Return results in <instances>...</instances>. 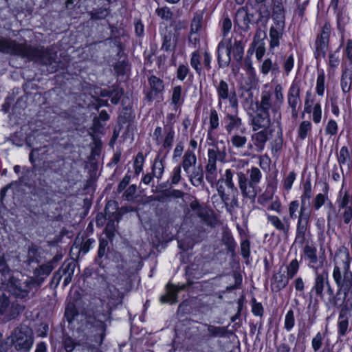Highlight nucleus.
I'll list each match as a JSON object with an SVG mask.
<instances>
[{
	"label": "nucleus",
	"instance_id": "obj_1",
	"mask_svg": "<svg viewBox=\"0 0 352 352\" xmlns=\"http://www.w3.org/2000/svg\"><path fill=\"white\" fill-rule=\"evenodd\" d=\"M0 52L26 58L30 61L48 66V71L50 73H54L58 69V63L55 61L56 52L44 47H35L0 36Z\"/></svg>",
	"mask_w": 352,
	"mask_h": 352
},
{
	"label": "nucleus",
	"instance_id": "obj_2",
	"mask_svg": "<svg viewBox=\"0 0 352 352\" xmlns=\"http://www.w3.org/2000/svg\"><path fill=\"white\" fill-rule=\"evenodd\" d=\"M212 148L208 149V160L206 165V180L213 185L216 183L219 196L224 193L225 188L222 182L217 180V162H225L227 157L226 142L223 140L216 141L212 143Z\"/></svg>",
	"mask_w": 352,
	"mask_h": 352
},
{
	"label": "nucleus",
	"instance_id": "obj_3",
	"mask_svg": "<svg viewBox=\"0 0 352 352\" xmlns=\"http://www.w3.org/2000/svg\"><path fill=\"white\" fill-rule=\"evenodd\" d=\"M351 261L352 257L346 248L342 246L336 250L333 257L332 276L338 289H344L352 285Z\"/></svg>",
	"mask_w": 352,
	"mask_h": 352
},
{
	"label": "nucleus",
	"instance_id": "obj_4",
	"mask_svg": "<svg viewBox=\"0 0 352 352\" xmlns=\"http://www.w3.org/2000/svg\"><path fill=\"white\" fill-rule=\"evenodd\" d=\"M310 294L316 295L327 306H338L340 298L338 297V292L335 293L333 287L329 282L327 270L315 274L314 281Z\"/></svg>",
	"mask_w": 352,
	"mask_h": 352
},
{
	"label": "nucleus",
	"instance_id": "obj_5",
	"mask_svg": "<svg viewBox=\"0 0 352 352\" xmlns=\"http://www.w3.org/2000/svg\"><path fill=\"white\" fill-rule=\"evenodd\" d=\"M3 286L16 298L25 301L34 296L36 288L38 287L34 277L25 276H21V278L15 276H9V278L6 279Z\"/></svg>",
	"mask_w": 352,
	"mask_h": 352
},
{
	"label": "nucleus",
	"instance_id": "obj_6",
	"mask_svg": "<svg viewBox=\"0 0 352 352\" xmlns=\"http://www.w3.org/2000/svg\"><path fill=\"white\" fill-rule=\"evenodd\" d=\"M217 53L219 67H226L230 65L231 54L237 63H241L244 54V42L237 38L221 41L218 45Z\"/></svg>",
	"mask_w": 352,
	"mask_h": 352
},
{
	"label": "nucleus",
	"instance_id": "obj_7",
	"mask_svg": "<svg viewBox=\"0 0 352 352\" xmlns=\"http://www.w3.org/2000/svg\"><path fill=\"white\" fill-rule=\"evenodd\" d=\"M7 340H10V344L14 345L15 349L21 352L28 351L34 342L32 331L27 326L16 328Z\"/></svg>",
	"mask_w": 352,
	"mask_h": 352
},
{
	"label": "nucleus",
	"instance_id": "obj_8",
	"mask_svg": "<svg viewBox=\"0 0 352 352\" xmlns=\"http://www.w3.org/2000/svg\"><path fill=\"white\" fill-rule=\"evenodd\" d=\"M302 258L316 274L323 268L325 256L318 253L317 247L312 242H307L302 248Z\"/></svg>",
	"mask_w": 352,
	"mask_h": 352
},
{
	"label": "nucleus",
	"instance_id": "obj_9",
	"mask_svg": "<svg viewBox=\"0 0 352 352\" xmlns=\"http://www.w3.org/2000/svg\"><path fill=\"white\" fill-rule=\"evenodd\" d=\"M309 198L300 197V208L298 217L296 241L301 243L305 240V234L311 214V212L309 210Z\"/></svg>",
	"mask_w": 352,
	"mask_h": 352
},
{
	"label": "nucleus",
	"instance_id": "obj_10",
	"mask_svg": "<svg viewBox=\"0 0 352 352\" xmlns=\"http://www.w3.org/2000/svg\"><path fill=\"white\" fill-rule=\"evenodd\" d=\"M340 210L342 209L341 217L346 224L352 221V188L342 186L336 199Z\"/></svg>",
	"mask_w": 352,
	"mask_h": 352
},
{
	"label": "nucleus",
	"instance_id": "obj_11",
	"mask_svg": "<svg viewBox=\"0 0 352 352\" xmlns=\"http://www.w3.org/2000/svg\"><path fill=\"white\" fill-rule=\"evenodd\" d=\"M238 186L244 198L254 201L258 192V186L254 184L242 171L236 172Z\"/></svg>",
	"mask_w": 352,
	"mask_h": 352
},
{
	"label": "nucleus",
	"instance_id": "obj_12",
	"mask_svg": "<svg viewBox=\"0 0 352 352\" xmlns=\"http://www.w3.org/2000/svg\"><path fill=\"white\" fill-rule=\"evenodd\" d=\"M217 99L218 107L222 108V102L223 100H228L232 108H236L238 106V100L235 91H230L227 82L221 80L218 84L215 85Z\"/></svg>",
	"mask_w": 352,
	"mask_h": 352
},
{
	"label": "nucleus",
	"instance_id": "obj_13",
	"mask_svg": "<svg viewBox=\"0 0 352 352\" xmlns=\"http://www.w3.org/2000/svg\"><path fill=\"white\" fill-rule=\"evenodd\" d=\"M300 82L294 80L288 90L287 101L288 106L292 109V116L296 118L298 110L301 106L300 100Z\"/></svg>",
	"mask_w": 352,
	"mask_h": 352
},
{
	"label": "nucleus",
	"instance_id": "obj_14",
	"mask_svg": "<svg viewBox=\"0 0 352 352\" xmlns=\"http://www.w3.org/2000/svg\"><path fill=\"white\" fill-rule=\"evenodd\" d=\"M331 31V26L329 23L326 22L322 28L320 34L316 40L315 56L318 59L324 57L328 49L329 36Z\"/></svg>",
	"mask_w": 352,
	"mask_h": 352
},
{
	"label": "nucleus",
	"instance_id": "obj_15",
	"mask_svg": "<svg viewBox=\"0 0 352 352\" xmlns=\"http://www.w3.org/2000/svg\"><path fill=\"white\" fill-rule=\"evenodd\" d=\"M76 263L74 261L64 262L62 266L54 273L52 282L57 286L62 278L63 280V286L66 287L72 280L74 273Z\"/></svg>",
	"mask_w": 352,
	"mask_h": 352
},
{
	"label": "nucleus",
	"instance_id": "obj_16",
	"mask_svg": "<svg viewBox=\"0 0 352 352\" xmlns=\"http://www.w3.org/2000/svg\"><path fill=\"white\" fill-rule=\"evenodd\" d=\"M239 105L237 107L232 108V112H227L223 119V124H224V129L228 134H232L234 131H241L243 132V130H241L243 126V122L241 118L239 116Z\"/></svg>",
	"mask_w": 352,
	"mask_h": 352
},
{
	"label": "nucleus",
	"instance_id": "obj_17",
	"mask_svg": "<svg viewBox=\"0 0 352 352\" xmlns=\"http://www.w3.org/2000/svg\"><path fill=\"white\" fill-rule=\"evenodd\" d=\"M256 22L254 14L249 12L247 8L241 7L236 11L234 23L243 32H248L250 25Z\"/></svg>",
	"mask_w": 352,
	"mask_h": 352
},
{
	"label": "nucleus",
	"instance_id": "obj_18",
	"mask_svg": "<svg viewBox=\"0 0 352 352\" xmlns=\"http://www.w3.org/2000/svg\"><path fill=\"white\" fill-rule=\"evenodd\" d=\"M21 311V307L15 303H10L9 298L0 293V316H4L7 320L14 318Z\"/></svg>",
	"mask_w": 352,
	"mask_h": 352
},
{
	"label": "nucleus",
	"instance_id": "obj_19",
	"mask_svg": "<svg viewBox=\"0 0 352 352\" xmlns=\"http://www.w3.org/2000/svg\"><path fill=\"white\" fill-rule=\"evenodd\" d=\"M251 125L253 131H256L259 129L267 130L271 125L269 112L260 111L256 109L255 114L252 116Z\"/></svg>",
	"mask_w": 352,
	"mask_h": 352
},
{
	"label": "nucleus",
	"instance_id": "obj_20",
	"mask_svg": "<svg viewBox=\"0 0 352 352\" xmlns=\"http://www.w3.org/2000/svg\"><path fill=\"white\" fill-rule=\"evenodd\" d=\"M285 29V21H279V22H274L270 29V48L274 49L278 47L280 41L282 39L283 32Z\"/></svg>",
	"mask_w": 352,
	"mask_h": 352
},
{
	"label": "nucleus",
	"instance_id": "obj_21",
	"mask_svg": "<svg viewBox=\"0 0 352 352\" xmlns=\"http://www.w3.org/2000/svg\"><path fill=\"white\" fill-rule=\"evenodd\" d=\"M267 219L278 232L283 234L285 236H287L290 230L289 219L284 217L280 219L278 216L268 214Z\"/></svg>",
	"mask_w": 352,
	"mask_h": 352
},
{
	"label": "nucleus",
	"instance_id": "obj_22",
	"mask_svg": "<svg viewBox=\"0 0 352 352\" xmlns=\"http://www.w3.org/2000/svg\"><path fill=\"white\" fill-rule=\"evenodd\" d=\"M54 260H55V258L45 264L39 265L34 270V278L35 279L36 285L38 287L42 284L45 278L50 275L54 268L53 265Z\"/></svg>",
	"mask_w": 352,
	"mask_h": 352
},
{
	"label": "nucleus",
	"instance_id": "obj_23",
	"mask_svg": "<svg viewBox=\"0 0 352 352\" xmlns=\"http://www.w3.org/2000/svg\"><path fill=\"white\" fill-rule=\"evenodd\" d=\"M186 287L185 284L175 286L173 285H167V293L166 295L160 297V302L162 303H170L175 304L177 302V294L182 290H184Z\"/></svg>",
	"mask_w": 352,
	"mask_h": 352
},
{
	"label": "nucleus",
	"instance_id": "obj_24",
	"mask_svg": "<svg viewBox=\"0 0 352 352\" xmlns=\"http://www.w3.org/2000/svg\"><path fill=\"white\" fill-rule=\"evenodd\" d=\"M148 82L151 90L147 94L146 98L148 100H152L158 94L164 91V85L163 81L155 76H151L148 79Z\"/></svg>",
	"mask_w": 352,
	"mask_h": 352
},
{
	"label": "nucleus",
	"instance_id": "obj_25",
	"mask_svg": "<svg viewBox=\"0 0 352 352\" xmlns=\"http://www.w3.org/2000/svg\"><path fill=\"white\" fill-rule=\"evenodd\" d=\"M254 146L257 152H261L265 147V143L268 140L267 130H261L253 133L251 136Z\"/></svg>",
	"mask_w": 352,
	"mask_h": 352
},
{
	"label": "nucleus",
	"instance_id": "obj_26",
	"mask_svg": "<svg viewBox=\"0 0 352 352\" xmlns=\"http://www.w3.org/2000/svg\"><path fill=\"white\" fill-rule=\"evenodd\" d=\"M177 37L170 32L162 34V45L161 49L164 51L174 50L177 45Z\"/></svg>",
	"mask_w": 352,
	"mask_h": 352
},
{
	"label": "nucleus",
	"instance_id": "obj_27",
	"mask_svg": "<svg viewBox=\"0 0 352 352\" xmlns=\"http://www.w3.org/2000/svg\"><path fill=\"white\" fill-rule=\"evenodd\" d=\"M93 328L96 329L94 340L97 345H100L105 336L106 324L101 320H96L93 323Z\"/></svg>",
	"mask_w": 352,
	"mask_h": 352
},
{
	"label": "nucleus",
	"instance_id": "obj_28",
	"mask_svg": "<svg viewBox=\"0 0 352 352\" xmlns=\"http://www.w3.org/2000/svg\"><path fill=\"white\" fill-rule=\"evenodd\" d=\"M196 163L197 157L195 153L191 150H187L183 156L181 166L187 175L190 173V168L195 166Z\"/></svg>",
	"mask_w": 352,
	"mask_h": 352
},
{
	"label": "nucleus",
	"instance_id": "obj_29",
	"mask_svg": "<svg viewBox=\"0 0 352 352\" xmlns=\"http://www.w3.org/2000/svg\"><path fill=\"white\" fill-rule=\"evenodd\" d=\"M234 172L231 169H226L223 175L219 179L220 182L224 183L228 189L231 190L232 193L238 194V189L235 186L233 177Z\"/></svg>",
	"mask_w": 352,
	"mask_h": 352
},
{
	"label": "nucleus",
	"instance_id": "obj_30",
	"mask_svg": "<svg viewBox=\"0 0 352 352\" xmlns=\"http://www.w3.org/2000/svg\"><path fill=\"white\" fill-rule=\"evenodd\" d=\"M290 278L284 274L278 272L272 278V286L276 292L285 288L289 283Z\"/></svg>",
	"mask_w": 352,
	"mask_h": 352
},
{
	"label": "nucleus",
	"instance_id": "obj_31",
	"mask_svg": "<svg viewBox=\"0 0 352 352\" xmlns=\"http://www.w3.org/2000/svg\"><path fill=\"white\" fill-rule=\"evenodd\" d=\"M260 69L263 75H267L270 72L272 74H277L280 72L278 65L276 62L273 63L272 60L269 58L263 60Z\"/></svg>",
	"mask_w": 352,
	"mask_h": 352
},
{
	"label": "nucleus",
	"instance_id": "obj_32",
	"mask_svg": "<svg viewBox=\"0 0 352 352\" xmlns=\"http://www.w3.org/2000/svg\"><path fill=\"white\" fill-rule=\"evenodd\" d=\"M272 17L274 22L285 21V13L282 0H274Z\"/></svg>",
	"mask_w": 352,
	"mask_h": 352
},
{
	"label": "nucleus",
	"instance_id": "obj_33",
	"mask_svg": "<svg viewBox=\"0 0 352 352\" xmlns=\"http://www.w3.org/2000/svg\"><path fill=\"white\" fill-rule=\"evenodd\" d=\"M271 107V94L269 91H264L261 94V101L256 104V109L260 111L269 112Z\"/></svg>",
	"mask_w": 352,
	"mask_h": 352
},
{
	"label": "nucleus",
	"instance_id": "obj_34",
	"mask_svg": "<svg viewBox=\"0 0 352 352\" xmlns=\"http://www.w3.org/2000/svg\"><path fill=\"white\" fill-rule=\"evenodd\" d=\"M338 162L342 168V166H346L348 168L352 164V160L350 152L347 146H342L338 154Z\"/></svg>",
	"mask_w": 352,
	"mask_h": 352
},
{
	"label": "nucleus",
	"instance_id": "obj_35",
	"mask_svg": "<svg viewBox=\"0 0 352 352\" xmlns=\"http://www.w3.org/2000/svg\"><path fill=\"white\" fill-rule=\"evenodd\" d=\"M350 79V69L345 68L342 71L340 79V87L344 94L349 93L352 89V82Z\"/></svg>",
	"mask_w": 352,
	"mask_h": 352
},
{
	"label": "nucleus",
	"instance_id": "obj_36",
	"mask_svg": "<svg viewBox=\"0 0 352 352\" xmlns=\"http://www.w3.org/2000/svg\"><path fill=\"white\" fill-rule=\"evenodd\" d=\"M204 11L195 13L190 24V31L199 32L204 26Z\"/></svg>",
	"mask_w": 352,
	"mask_h": 352
},
{
	"label": "nucleus",
	"instance_id": "obj_37",
	"mask_svg": "<svg viewBox=\"0 0 352 352\" xmlns=\"http://www.w3.org/2000/svg\"><path fill=\"white\" fill-rule=\"evenodd\" d=\"M164 170V165L163 159L160 158V156L157 155L153 161L152 166V173L155 177H156L157 179H160L162 177Z\"/></svg>",
	"mask_w": 352,
	"mask_h": 352
},
{
	"label": "nucleus",
	"instance_id": "obj_38",
	"mask_svg": "<svg viewBox=\"0 0 352 352\" xmlns=\"http://www.w3.org/2000/svg\"><path fill=\"white\" fill-rule=\"evenodd\" d=\"M232 194V197L231 199H230L229 195L226 193V192L219 195L222 203L225 204L228 210H229L230 208H234L239 206V201L237 199L238 194Z\"/></svg>",
	"mask_w": 352,
	"mask_h": 352
},
{
	"label": "nucleus",
	"instance_id": "obj_39",
	"mask_svg": "<svg viewBox=\"0 0 352 352\" xmlns=\"http://www.w3.org/2000/svg\"><path fill=\"white\" fill-rule=\"evenodd\" d=\"M184 102V96L182 94V86H176L173 88L171 98V102L175 107L182 105Z\"/></svg>",
	"mask_w": 352,
	"mask_h": 352
},
{
	"label": "nucleus",
	"instance_id": "obj_40",
	"mask_svg": "<svg viewBox=\"0 0 352 352\" xmlns=\"http://www.w3.org/2000/svg\"><path fill=\"white\" fill-rule=\"evenodd\" d=\"M40 252L35 246H31L28 249L26 263L30 265L32 263H38L40 261Z\"/></svg>",
	"mask_w": 352,
	"mask_h": 352
},
{
	"label": "nucleus",
	"instance_id": "obj_41",
	"mask_svg": "<svg viewBox=\"0 0 352 352\" xmlns=\"http://www.w3.org/2000/svg\"><path fill=\"white\" fill-rule=\"evenodd\" d=\"M344 311L342 310L339 315L338 320V333L341 336H344L347 331L349 327V320L348 318L345 316L344 313Z\"/></svg>",
	"mask_w": 352,
	"mask_h": 352
},
{
	"label": "nucleus",
	"instance_id": "obj_42",
	"mask_svg": "<svg viewBox=\"0 0 352 352\" xmlns=\"http://www.w3.org/2000/svg\"><path fill=\"white\" fill-rule=\"evenodd\" d=\"M221 32L223 38H226L230 32L232 23L228 16H223L220 21Z\"/></svg>",
	"mask_w": 352,
	"mask_h": 352
},
{
	"label": "nucleus",
	"instance_id": "obj_43",
	"mask_svg": "<svg viewBox=\"0 0 352 352\" xmlns=\"http://www.w3.org/2000/svg\"><path fill=\"white\" fill-rule=\"evenodd\" d=\"M207 327L208 336L210 337H223L226 333V329L224 327H216L211 324H204Z\"/></svg>",
	"mask_w": 352,
	"mask_h": 352
},
{
	"label": "nucleus",
	"instance_id": "obj_44",
	"mask_svg": "<svg viewBox=\"0 0 352 352\" xmlns=\"http://www.w3.org/2000/svg\"><path fill=\"white\" fill-rule=\"evenodd\" d=\"M246 175L250 181L258 186L262 177V173L260 169L257 167H252L247 170Z\"/></svg>",
	"mask_w": 352,
	"mask_h": 352
},
{
	"label": "nucleus",
	"instance_id": "obj_45",
	"mask_svg": "<svg viewBox=\"0 0 352 352\" xmlns=\"http://www.w3.org/2000/svg\"><path fill=\"white\" fill-rule=\"evenodd\" d=\"M76 352H100V351L95 344H91L87 340H81L79 346L76 348Z\"/></svg>",
	"mask_w": 352,
	"mask_h": 352
},
{
	"label": "nucleus",
	"instance_id": "obj_46",
	"mask_svg": "<svg viewBox=\"0 0 352 352\" xmlns=\"http://www.w3.org/2000/svg\"><path fill=\"white\" fill-rule=\"evenodd\" d=\"M248 141L245 136L235 134L231 137L230 142L232 145L236 148H242L245 146Z\"/></svg>",
	"mask_w": 352,
	"mask_h": 352
},
{
	"label": "nucleus",
	"instance_id": "obj_47",
	"mask_svg": "<svg viewBox=\"0 0 352 352\" xmlns=\"http://www.w3.org/2000/svg\"><path fill=\"white\" fill-rule=\"evenodd\" d=\"M311 123L309 121L302 122L298 130V137L301 140H305L307 138L308 133L311 131Z\"/></svg>",
	"mask_w": 352,
	"mask_h": 352
},
{
	"label": "nucleus",
	"instance_id": "obj_48",
	"mask_svg": "<svg viewBox=\"0 0 352 352\" xmlns=\"http://www.w3.org/2000/svg\"><path fill=\"white\" fill-rule=\"evenodd\" d=\"M324 336V333L318 332L312 338L311 346L314 352H317L321 349Z\"/></svg>",
	"mask_w": 352,
	"mask_h": 352
},
{
	"label": "nucleus",
	"instance_id": "obj_49",
	"mask_svg": "<svg viewBox=\"0 0 352 352\" xmlns=\"http://www.w3.org/2000/svg\"><path fill=\"white\" fill-rule=\"evenodd\" d=\"M190 177L191 183L195 186H199L204 180L203 173L201 170H195L191 174L188 175Z\"/></svg>",
	"mask_w": 352,
	"mask_h": 352
},
{
	"label": "nucleus",
	"instance_id": "obj_50",
	"mask_svg": "<svg viewBox=\"0 0 352 352\" xmlns=\"http://www.w3.org/2000/svg\"><path fill=\"white\" fill-rule=\"evenodd\" d=\"M144 164V157L142 153L140 152L137 154L134 160V172L138 175L143 170Z\"/></svg>",
	"mask_w": 352,
	"mask_h": 352
},
{
	"label": "nucleus",
	"instance_id": "obj_51",
	"mask_svg": "<svg viewBox=\"0 0 352 352\" xmlns=\"http://www.w3.org/2000/svg\"><path fill=\"white\" fill-rule=\"evenodd\" d=\"M295 324V318L294 313L292 309L289 310L285 316V322H284V328L289 331L294 327Z\"/></svg>",
	"mask_w": 352,
	"mask_h": 352
},
{
	"label": "nucleus",
	"instance_id": "obj_52",
	"mask_svg": "<svg viewBox=\"0 0 352 352\" xmlns=\"http://www.w3.org/2000/svg\"><path fill=\"white\" fill-rule=\"evenodd\" d=\"M81 340L76 341L71 338H66L64 340V347L67 352H76V348L79 346Z\"/></svg>",
	"mask_w": 352,
	"mask_h": 352
},
{
	"label": "nucleus",
	"instance_id": "obj_53",
	"mask_svg": "<svg viewBox=\"0 0 352 352\" xmlns=\"http://www.w3.org/2000/svg\"><path fill=\"white\" fill-rule=\"evenodd\" d=\"M299 263L296 258L293 259L287 266V276L290 278H293L299 270Z\"/></svg>",
	"mask_w": 352,
	"mask_h": 352
},
{
	"label": "nucleus",
	"instance_id": "obj_54",
	"mask_svg": "<svg viewBox=\"0 0 352 352\" xmlns=\"http://www.w3.org/2000/svg\"><path fill=\"white\" fill-rule=\"evenodd\" d=\"M338 218V214L336 211V209L334 206H333L331 203H329V210L327 212V220L328 226H331V225L334 224Z\"/></svg>",
	"mask_w": 352,
	"mask_h": 352
},
{
	"label": "nucleus",
	"instance_id": "obj_55",
	"mask_svg": "<svg viewBox=\"0 0 352 352\" xmlns=\"http://www.w3.org/2000/svg\"><path fill=\"white\" fill-rule=\"evenodd\" d=\"M78 315V311L73 304H69L67 306L65 311V317L69 323H71L74 319L75 316Z\"/></svg>",
	"mask_w": 352,
	"mask_h": 352
},
{
	"label": "nucleus",
	"instance_id": "obj_56",
	"mask_svg": "<svg viewBox=\"0 0 352 352\" xmlns=\"http://www.w3.org/2000/svg\"><path fill=\"white\" fill-rule=\"evenodd\" d=\"M190 207L197 216L201 218H204L206 215V209L200 205V204L195 200L190 204Z\"/></svg>",
	"mask_w": 352,
	"mask_h": 352
},
{
	"label": "nucleus",
	"instance_id": "obj_57",
	"mask_svg": "<svg viewBox=\"0 0 352 352\" xmlns=\"http://www.w3.org/2000/svg\"><path fill=\"white\" fill-rule=\"evenodd\" d=\"M324 81L325 77L324 73L319 74L316 82V93L319 96H323L324 92Z\"/></svg>",
	"mask_w": 352,
	"mask_h": 352
},
{
	"label": "nucleus",
	"instance_id": "obj_58",
	"mask_svg": "<svg viewBox=\"0 0 352 352\" xmlns=\"http://www.w3.org/2000/svg\"><path fill=\"white\" fill-rule=\"evenodd\" d=\"M327 199V197L324 194H318L312 201L313 207L316 210H319L325 204Z\"/></svg>",
	"mask_w": 352,
	"mask_h": 352
},
{
	"label": "nucleus",
	"instance_id": "obj_59",
	"mask_svg": "<svg viewBox=\"0 0 352 352\" xmlns=\"http://www.w3.org/2000/svg\"><path fill=\"white\" fill-rule=\"evenodd\" d=\"M156 13L161 19L166 21L171 19L173 14L170 9L168 7H163L157 9Z\"/></svg>",
	"mask_w": 352,
	"mask_h": 352
},
{
	"label": "nucleus",
	"instance_id": "obj_60",
	"mask_svg": "<svg viewBox=\"0 0 352 352\" xmlns=\"http://www.w3.org/2000/svg\"><path fill=\"white\" fill-rule=\"evenodd\" d=\"M190 65L198 74L201 73V67H200V56L199 52H194L192 54Z\"/></svg>",
	"mask_w": 352,
	"mask_h": 352
},
{
	"label": "nucleus",
	"instance_id": "obj_61",
	"mask_svg": "<svg viewBox=\"0 0 352 352\" xmlns=\"http://www.w3.org/2000/svg\"><path fill=\"white\" fill-rule=\"evenodd\" d=\"M223 244L227 247L229 251H233L234 248V241L232 236L229 232L223 234L222 237Z\"/></svg>",
	"mask_w": 352,
	"mask_h": 352
},
{
	"label": "nucleus",
	"instance_id": "obj_62",
	"mask_svg": "<svg viewBox=\"0 0 352 352\" xmlns=\"http://www.w3.org/2000/svg\"><path fill=\"white\" fill-rule=\"evenodd\" d=\"M338 130V126L337 122L334 120H329L325 127L326 133L330 135H335L337 134Z\"/></svg>",
	"mask_w": 352,
	"mask_h": 352
},
{
	"label": "nucleus",
	"instance_id": "obj_63",
	"mask_svg": "<svg viewBox=\"0 0 352 352\" xmlns=\"http://www.w3.org/2000/svg\"><path fill=\"white\" fill-rule=\"evenodd\" d=\"M274 195V191L267 189L264 193H263L258 198V203L261 205H265L269 201L272 199Z\"/></svg>",
	"mask_w": 352,
	"mask_h": 352
},
{
	"label": "nucleus",
	"instance_id": "obj_64",
	"mask_svg": "<svg viewBox=\"0 0 352 352\" xmlns=\"http://www.w3.org/2000/svg\"><path fill=\"white\" fill-rule=\"evenodd\" d=\"M343 52L344 55L349 61L350 65H352V39L346 40Z\"/></svg>",
	"mask_w": 352,
	"mask_h": 352
}]
</instances>
